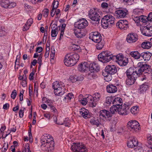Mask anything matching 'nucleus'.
<instances>
[{
    "label": "nucleus",
    "mask_w": 152,
    "mask_h": 152,
    "mask_svg": "<svg viewBox=\"0 0 152 152\" xmlns=\"http://www.w3.org/2000/svg\"><path fill=\"white\" fill-rule=\"evenodd\" d=\"M116 26L120 29L125 30L129 28V23L127 20H121L117 23Z\"/></svg>",
    "instance_id": "9d476101"
},
{
    "label": "nucleus",
    "mask_w": 152,
    "mask_h": 152,
    "mask_svg": "<svg viewBox=\"0 0 152 152\" xmlns=\"http://www.w3.org/2000/svg\"><path fill=\"white\" fill-rule=\"evenodd\" d=\"M113 98L111 97H107L106 98L105 100V103L106 104V105L108 106L111 104V102H113Z\"/></svg>",
    "instance_id": "37998d69"
},
{
    "label": "nucleus",
    "mask_w": 152,
    "mask_h": 152,
    "mask_svg": "<svg viewBox=\"0 0 152 152\" xmlns=\"http://www.w3.org/2000/svg\"><path fill=\"white\" fill-rule=\"evenodd\" d=\"M41 143V147L42 149L45 151L49 152L53 150L54 142H51V144L48 143H45L42 145V143Z\"/></svg>",
    "instance_id": "4468645a"
},
{
    "label": "nucleus",
    "mask_w": 152,
    "mask_h": 152,
    "mask_svg": "<svg viewBox=\"0 0 152 152\" xmlns=\"http://www.w3.org/2000/svg\"><path fill=\"white\" fill-rule=\"evenodd\" d=\"M9 3V1L8 0H2L0 2V4L2 7L5 8V7L2 5V4H3L4 5H8Z\"/></svg>",
    "instance_id": "09e8293b"
},
{
    "label": "nucleus",
    "mask_w": 152,
    "mask_h": 152,
    "mask_svg": "<svg viewBox=\"0 0 152 152\" xmlns=\"http://www.w3.org/2000/svg\"><path fill=\"white\" fill-rule=\"evenodd\" d=\"M130 55L135 59H138L141 57V54L137 51H132L130 53Z\"/></svg>",
    "instance_id": "f704fd0d"
},
{
    "label": "nucleus",
    "mask_w": 152,
    "mask_h": 152,
    "mask_svg": "<svg viewBox=\"0 0 152 152\" xmlns=\"http://www.w3.org/2000/svg\"><path fill=\"white\" fill-rule=\"evenodd\" d=\"M56 120L54 119V121L56 122L57 124L60 125H64L66 126H69L70 125V121L69 120V118H66L64 120V122H57V118H56Z\"/></svg>",
    "instance_id": "c756f323"
},
{
    "label": "nucleus",
    "mask_w": 152,
    "mask_h": 152,
    "mask_svg": "<svg viewBox=\"0 0 152 152\" xmlns=\"http://www.w3.org/2000/svg\"><path fill=\"white\" fill-rule=\"evenodd\" d=\"M152 54L149 52H144L141 54V57L145 61H148L151 58Z\"/></svg>",
    "instance_id": "cd10ccee"
},
{
    "label": "nucleus",
    "mask_w": 152,
    "mask_h": 152,
    "mask_svg": "<svg viewBox=\"0 0 152 152\" xmlns=\"http://www.w3.org/2000/svg\"><path fill=\"white\" fill-rule=\"evenodd\" d=\"M140 126L139 123L135 120H131L129 121L127 125L128 129L133 132H138L140 129Z\"/></svg>",
    "instance_id": "0eeeda50"
},
{
    "label": "nucleus",
    "mask_w": 152,
    "mask_h": 152,
    "mask_svg": "<svg viewBox=\"0 0 152 152\" xmlns=\"http://www.w3.org/2000/svg\"><path fill=\"white\" fill-rule=\"evenodd\" d=\"M93 99H92V104L93 107H95L99 102L101 97V94L98 92L94 93L92 96Z\"/></svg>",
    "instance_id": "a211bd4d"
},
{
    "label": "nucleus",
    "mask_w": 152,
    "mask_h": 152,
    "mask_svg": "<svg viewBox=\"0 0 152 152\" xmlns=\"http://www.w3.org/2000/svg\"><path fill=\"white\" fill-rule=\"evenodd\" d=\"M114 17L112 15L107 14L102 18L101 24L104 28H110L114 24Z\"/></svg>",
    "instance_id": "20e7f679"
},
{
    "label": "nucleus",
    "mask_w": 152,
    "mask_h": 152,
    "mask_svg": "<svg viewBox=\"0 0 152 152\" xmlns=\"http://www.w3.org/2000/svg\"><path fill=\"white\" fill-rule=\"evenodd\" d=\"M128 11L125 9L119 10L115 11V14L118 17L120 18H124L126 15Z\"/></svg>",
    "instance_id": "412c9836"
},
{
    "label": "nucleus",
    "mask_w": 152,
    "mask_h": 152,
    "mask_svg": "<svg viewBox=\"0 0 152 152\" xmlns=\"http://www.w3.org/2000/svg\"><path fill=\"white\" fill-rule=\"evenodd\" d=\"M113 55L111 52L109 51L103 52L98 56L99 60L103 63H106L112 60Z\"/></svg>",
    "instance_id": "423d86ee"
},
{
    "label": "nucleus",
    "mask_w": 152,
    "mask_h": 152,
    "mask_svg": "<svg viewBox=\"0 0 152 152\" xmlns=\"http://www.w3.org/2000/svg\"><path fill=\"white\" fill-rule=\"evenodd\" d=\"M49 10L47 9H45L43 12V15L45 17L48 16V14Z\"/></svg>",
    "instance_id": "603ef678"
},
{
    "label": "nucleus",
    "mask_w": 152,
    "mask_h": 152,
    "mask_svg": "<svg viewBox=\"0 0 152 152\" xmlns=\"http://www.w3.org/2000/svg\"><path fill=\"white\" fill-rule=\"evenodd\" d=\"M151 46V43L148 41H145L143 42L141 45L142 48L144 49H149Z\"/></svg>",
    "instance_id": "c9c22d12"
},
{
    "label": "nucleus",
    "mask_w": 152,
    "mask_h": 152,
    "mask_svg": "<svg viewBox=\"0 0 152 152\" xmlns=\"http://www.w3.org/2000/svg\"><path fill=\"white\" fill-rule=\"evenodd\" d=\"M79 58V56L76 53H70L65 56L64 62L67 66H72L75 65Z\"/></svg>",
    "instance_id": "7ed1b4c3"
},
{
    "label": "nucleus",
    "mask_w": 152,
    "mask_h": 152,
    "mask_svg": "<svg viewBox=\"0 0 152 152\" xmlns=\"http://www.w3.org/2000/svg\"><path fill=\"white\" fill-rule=\"evenodd\" d=\"M2 5L5 8H8L11 9L12 8L14 7L16 5V3L15 2H11L8 4V5H4L3 4H2Z\"/></svg>",
    "instance_id": "ea45409f"
},
{
    "label": "nucleus",
    "mask_w": 152,
    "mask_h": 152,
    "mask_svg": "<svg viewBox=\"0 0 152 152\" xmlns=\"http://www.w3.org/2000/svg\"><path fill=\"white\" fill-rule=\"evenodd\" d=\"M90 123L92 125L99 127L101 124V119L99 118H93L91 119Z\"/></svg>",
    "instance_id": "5701e85b"
},
{
    "label": "nucleus",
    "mask_w": 152,
    "mask_h": 152,
    "mask_svg": "<svg viewBox=\"0 0 152 152\" xmlns=\"http://www.w3.org/2000/svg\"><path fill=\"white\" fill-rule=\"evenodd\" d=\"M139 111V109L137 106L132 107L131 110V113L134 115L137 114Z\"/></svg>",
    "instance_id": "79ce46f5"
},
{
    "label": "nucleus",
    "mask_w": 152,
    "mask_h": 152,
    "mask_svg": "<svg viewBox=\"0 0 152 152\" xmlns=\"http://www.w3.org/2000/svg\"><path fill=\"white\" fill-rule=\"evenodd\" d=\"M119 107L116 106H113L111 107L110 108V113H111V115L112 114L115 113V112H118Z\"/></svg>",
    "instance_id": "58836bf2"
},
{
    "label": "nucleus",
    "mask_w": 152,
    "mask_h": 152,
    "mask_svg": "<svg viewBox=\"0 0 152 152\" xmlns=\"http://www.w3.org/2000/svg\"><path fill=\"white\" fill-rule=\"evenodd\" d=\"M124 58L123 56L121 54H119L116 56H113L112 60L115 61L118 63L120 61H121Z\"/></svg>",
    "instance_id": "72a5a7b5"
},
{
    "label": "nucleus",
    "mask_w": 152,
    "mask_h": 152,
    "mask_svg": "<svg viewBox=\"0 0 152 152\" xmlns=\"http://www.w3.org/2000/svg\"><path fill=\"white\" fill-rule=\"evenodd\" d=\"M148 27V25L144 27L141 30V33L143 35L145 36H150L151 34L150 33V31Z\"/></svg>",
    "instance_id": "473e14b6"
},
{
    "label": "nucleus",
    "mask_w": 152,
    "mask_h": 152,
    "mask_svg": "<svg viewBox=\"0 0 152 152\" xmlns=\"http://www.w3.org/2000/svg\"><path fill=\"white\" fill-rule=\"evenodd\" d=\"M69 81L72 83L75 82L78 80L76 76H71L69 77Z\"/></svg>",
    "instance_id": "de8ad7c7"
},
{
    "label": "nucleus",
    "mask_w": 152,
    "mask_h": 152,
    "mask_svg": "<svg viewBox=\"0 0 152 152\" xmlns=\"http://www.w3.org/2000/svg\"><path fill=\"white\" fill-rule=\"evenodd\" d=\"M66 96V97L67 98V100L68 101V102L70 101L72 98H74V96L73 94L71 93H69Z\"/></svg>",
    "instance_id": "8fccbe9b"
},
{
    "label": "nucleus",
    "mask_w": 152,
    "mask_h": 152,
    "mask_svg": "<svg viewBox=\"0 0 152 152\" xmlns=\"http://www.w3.org/2000/svg\"><path fill=\"white\" fill-rule=\"evenodd\" d=\"M107 91L111 93H114L116 92L117 91V87L113 84H109L107 86Z\"/></svg>",
    "instance_id": "a878e982"
},
{
    "label": "nucleus",
    "mask_w": 152,
    "mask_h": 152,
    "mask_svg": "<svg viewBox=\"0 0 152 152\" xmlns=\"http://www.w3.org/2000/svg\"><path fill=\"white\" fill-rule=\"evenodd\" d=\"M26 75L25 74L24 75H23V76H21L20 77V80H22L23 83H25V80H26Z\"/></svg>",
    "instance_id": "680f3d73"
},
{
    "label": "nucleus",
    "mask_w": 152,
    "mask_h": 152,
    "mask_svg": "<svg viewBox=\"0 0 152 152\" xmlns=\"http://www.w3.org/2000/svg\"><path fill=\"white\" fill-rule=\"evenodd\" d=\"M73 48L75 50H78L80 51V48L79 46L75 45H73Z\"/></svg>",
    "instance_id": "bf43d9fd"
},
{
    "label": "nucleus",
    "mask_w": 152,
    "mask_h": 152,
    "mask_svg": "<svg viewBox=\"0 0 152 152\" xmlns=\"http://www.w3.org/2000/svg\"><path fill=\"white\" fill-rule=\"evenodd\" d=\"M99 116L101 118L102 117L104 118H108L112 117L111 113L105 110H100L99 112Z\"/></svg>",
    "instance_id": "6ab92c4d"
},
{
    "label": "nucleus",
    "mask_w": 152,
    "mask_h": 152,
    "mask_svg": "<svg viewBox=\"0 0 152 152\" xmlns=\"http://www.w3.org/2000/svg\"><path fill=\"white\" fill-rule=\"evenodd\" d=\"M128 63V59L126 58H124L121 61L118 62V64L121 66H126Z\"/></svg>",
    "instance_id": "e433bc0d"
},
{
    "label": "nucleus",
    "mask_w": 152,
    "mask_h": 152,
    "mask_svg": "<svg viewBox=\"0 0 152 152\" xmlns=\"http://www.w3.org/2000/svg\"><path fill=\"white\" fill-rule=\"evenodd\" d=\"M48 106L49 107H50V109L52 110H53V111L54 112H56V109L55 108V107L53 106L51 104H48Z\"/></svg>",
    "instance_id": "69168bd1"
},
{
    "label": "nucleus",
    "mask_w": 152,
    "mask_h": 152,
    "mask_svg": "<svg viewBox=\"0 0 152 152\" xmlns=\"http://www.w3.org/2000/svg\"><path fill=\"white\" fill-rule=\"evenodd\" d=\"M58 30L52 29L51 31V36L52 37H56L57 34Z\"/></svg>",
    "instance_id": "49530a36"
},
{
    "label": "nucleus",
    "mask_w": 152,
    "mask_h": 152,
    "mask_svg": "<svg viewBox=\"0 0 152 152\" xmlns=\"http://www.w3.org/2000/svg\"><path fill=\"white\" fill-rule=\"evenodd\" d=\"M101 7L102 8L105 9H109L108 4L106 2H103L101 4Z\"/></svg>",
    "instance_id": "3c124183"
},
{
    "label": "nucleus",
    "mask_w": 152,
    "mask_h": 152,
    "mask_svg": "<svg viewBox=\"0 0 152 152\" xmlns=\"http://www.w3.org/2000/svg\"><path fill=\"white\" fill-rule=\"evenodd\" d=\"M100 67L98 64L95 63L89 64V71L91 72H97L99 70Z\"/></svg>",
    "instance_id": "4be33fe9"
},
{
    "label": "nucleus",
    "mask_w": 152,
    "mask_h": 152,
    "mask_svg": "<svg viewBox=\"0 0 152 152\" xmlns=\"http://www.w3.org/2000/svg\"><path fill=\"white\" fill-rule=\"evenodd\" d=\"M42 101L43 102L46 103L48 104L50 103V104L51 102V101L50 100L46 97H43L42 99Z\"/></svg>",
    "instance_id": "5fc2aeb1"
},
{
    "label": "nucleus",
    "mask_w": 152,
    "mask_h": 152,
    "mask_svg": "<svg viewBox=\"0 0 152 152\" xmlns=\"http://www.w3.org/2000/svg\"><path fill=\"white\" fill-rule=\"evenodd\" d=\"M17 95L16 91L15 90H14L12 91L11 96V98L13 99H14L16 97Z\"/></svg>",
    "instance_id": "864d4df0"
},
{
    "label": "nucleus",
    "mask_w": 152,
    "mask_h": 152,
    "mask_svg": "<svg viewBox=\"0 0 152 152\" xmlns=\"http://www.w3.org/2000/svg\"><path fill=\"white\" fill-rule=\"evenodd\" d=\"M138 19L140 21L143 23H146L148 21L147 17L146 16H140L138 18Z\"/></svg>",
    "instance_id": "c03bdc74"
},
{
    "label": "nucleus",
    "mask_w": 152,
    "mask_h": 152,
    "mask_svg": "<svg viewBox=\"0 0 152 152\" xmlns=\"http://www.w3.org/2000/svg\"><path fill=\"white\" fill-rule=\"evenodd\" d=\"M88 22L85 18L80 19L75 23V26L79 29H83L86 28L88 25Z\"/></svg>",
    "instance_id": "9b49d317"
},
{
    "label": "nucleus",
    "mask_w": 152,
    "mask_h": 152,
    "mask_svg": "<svg viewBox=\"0 0 152 152\" xmlns=\"http://www.w3.org/2000/svg\"><path fill=\"white\" fill-rule=\"evenodd\" d=\"M41 143V147L42 149L45 151L49 152L53 150L54 142H51V144L48 143H45L42 145V143Z\"/></svg>",
    "instance_id": "ddd939ff"
},
{
    "label": "nucleus",
    "mask_w": 152,
    "mask_h": 152,
    "mask_svg": "<svg viewBox=\"0 0 152 152\" xmlns=\"http://www.w3.org/2000/svg\"><path fill=\"white\" fill-rule=\"evenodd\" d=\"M42 50V48L41 47H37L36 48V52L39 53Z\"/></svg>",
    "instance_id": "338daca9"
},
{
    "label": "nucleus",
    "mask_w": 152,
    "mask_h": 152,
    "mask_svg": "<svg viewBox=\"0 0 152 152\" xmlns=\"http://www.w3.org/2000/svg\"><path fill=\"white\" fill-rule=\"evenodd\" d=\"M78 69L82 72L89 70V64L86 62L81 63L79 66Z\"/></svg>",
    "instance_id": "aec40b11"
},
{
    "label": "nucleus",
    "mask_w": 152,
    "mask_h": 152,
    "mask_svg": "<svg viewBox=\"0 0 152 152\" xmlns=\"http://www.w3.org/2000/svg\"><path fill=\"white\" fill-rule=\"evenodd\" d=\"M91 39L95 42H99L102 40V36L101 34L98 32L91 33L89 37Z\"/></svg>",
    "instance_id": "f8f14e48"
},
{
    "label": "nucleus",
    "mask_w": 152,
    "mask_h": 152,
    "mask_svg": "<svg viewBox=\"0 0 152 152\" xmlns=\"http://www.w3.org/2000/svg\"><path fill=\"white\" fill-rule=\"evenodd\" d=\"M59 3L58 1H54L53 3V7L51 10L50 13L51 16L53 17L55 14V10L58 7Z\"/></svg>",
    "instance_id": "2f4dec72"
},
{
    "label": "nucleus",
    "mask_w": 152,
    "mask_h": 152,
    "mask_svg": "<svg viewBox=\"0 0 152 152\" xmlns=\"http://www.w3.org/2000/svg\"><path fill=\"white\" fill-rule=\"evenodd\" d=\"M34 75V73L33 72H31L30 73L29 76V78L30 80H31L34 79L33 76Z\"/></svg>",
    "instance_id": "e2e57ef3"
},
{
    "label": "nucleus",
    "mask_w": 152,
    "mask_h": 152,
    "mask_svg": "<svg viewBox=\"0 0 152 152\" xmlns=\"http://www.w3.org/2000/svg\"><path fill=\"white\" fill-rule=\"evenodd\" d=\"M97 44H96V48L98 50L101 49L103 47L104 43L103 42H97Z\"/></svg>",
    "instance_id": "a18cd8bd"
},
{
    "label": "nucleus",
    "mask_w": 152,
    "mask_h": 152,
    "mask_svg": "<svg viewBox=\"0 0 152 152\" xmlns=\"http://www.w3.org/2000/svg\"><path fill=\"white\" fill-rule=\"evenodd\" d=\"M71 149L73 152H88L85 146L80 143H73Z\"/></svg>",
    "instance_id": "6e6552de"
},
{
    "label": "nucleus",
    "mask_w": 152,
    "mask_h": 152,
    "mask_svg": "<svg viewBox=\"0 0 152 152\" xmlns=\"http://www.w3.org/2000/svg\"><path fill=\"white\" fill-rule=\"evenodd\" d=\"M93 99L92 96L90 95H88L87 97L83 98V99L80 100L81 103L83 105H86L88 102L89 103L90 106L93 107L92 104V99Z\"/></svg>",
    "instance_id": "f3484780"
},
{
    "label": "nucleus",
    "mask_w": 152,
    "mask_h": 152,
    "mask_svg": "<svg viewBox=\"0 0 152 152\" xmlns=\"http://www.w3.org/2000/svg\"><path fill=\"white\" fill-rule=\"evenodd\" d=\"M105 71L108 74L110 75H114L117 71V69L115 66L111 65L107 66L105 69Z\"/></svg>",
    "instance_id": "2eb2a0df"
},
{
    "label": "nucleus",
    "mask_w": 152,
    "mask_h": 152,
    "mask_svg": "<svg viewBox=\"0 0 152 152\" xmlns=\"http://www.w3.org/2000/svg\"><path fill=\"white\" fill-rule=\"evenodd\" d=\"M112 104L114 106H116L119 107H122V99L120 97L113 98Z\"/></svg>",
    "instance_id": "393cba45"
},
{
    "label": "nucleus",
    "mask_w": 152,
    "mask_h": 152,
    "mask_svg": "<svg viewBox=\"0 0 152 152\" xmlns=\"http://www.w3.org/2000/svg\"><path fill=\"white\" fill-rule=\"evenodd\" d=\"M127 78L126 80V84L128 85H132L134 84L136 80L137 77L134 76H127Z\"/></svg>",
    "instance_id": "bb28decb"
},
{
    "label": "nucleus",
    "mask_w": 152,
    "mask_h": 152,
    "mask_svg": "<svg viewBox=\"0 0 152 152\" xmlns=\"http://www.w3.org/2000/svg\"><path fill=\"white\" fill-rule=\"evenodd\" d=\"M52 29L58 30V27H57V25L56 24H53L51 28Z\"/></svg>",
    "instance_id": "774afa93"
},
{
    "label": "nucleus",
    "mask_w": 152,
    "mask_h": 152,
    "mask_svg": "<svg viewBox=\"0 0 152 152\" xmlns=\"http://www.w3.org/2000/svg\"><path fill=\"white\" fill-rule=\"evenodd\" d=\"M148 88V85L146 83H144L140 86L139 91L140 93H144L146 91Z\"/></svg>",
    "instance_id": "7c9ffc66"
},
{
    "label": "nucleus",
    "mask_w": 152,
    "mask_h": 152,
    "mask_svg": "<svg viewBox=\"0 0 152 152\" xmlns=\"http://www.w3.org/2000/svg\"><path fill=\"white\" fill-rule=\"evenodd\" d=\"M80 114L84 118L87 119L89 116L88 111L85 109H82L80 111Z\"/></svg>",
    "instance_id": "c85d7f7f"
},
{
    "label": "nucleus",
    "mask_w": 152,
    "mask_h": 152,
    "mask_svg": "<svg viewBox=\"0 0 152 152\" xmlns=\"http://www.w3.org/2000/svg\"><path fill=\"white\" fill-rule=\"evenodd\" d=\"M51 142H54L53 137L48 139H43L41 140V142L42 143V145L46 142L51 144Z\"/></svg>",
    "instance_id": "a19ab883"
},
{
    "label": "nucleus",
    "mask_w": 152,
    "mask_h": 152,
    "mask_svg": "<svg viewBox=\"0 0 152 152\" xmlns=\"http://www.w3.org/2000/svg\"><path fill=\"white\" fill-rule=\"evenodd\" d=\"M138 39L137 35L134 33H130L126 37L127 42L129 43H132L136 42Z\"/></svg>",
    "instance_id": "dca6fc26"
},
{
    "label": "nucleus",
    "mask_w": 152,
    "mask_h": 152,
    "mask_svg": "<svg viewBox=\"0 0 152 152\" xmlns=\"http://www.w3.org/2000/svg\"><path fill=\"white\" fill-rule=\"evenodd\" d=\"M63 83L56 81L53 83L52 87L54 89V93L56 95L60 96L64 94V89Z\"/></svg>",
    "instance_id": "39448f33"
},
{
    "label": "nucleus",
    "mask_w": 152,
    "mask_h": 152,
    "mask_svg": "<svg viewBox=\"0 0 152 152\" xmlns=\"http://www.w3.org/2000/svg\"><path fill=\"white\" fill-rule=\"evenodd\" d=\"M24 109V108H23V109H20L19 111V116L21 118L23 117V116Z\"/></svg>",
    "instance_id": "13d9d810"
},
{
    "label": "nucleus",
    "mask_w": 152,
    "mask_h": 152,
    "mask_svg": "<svg viewBox=\"0 0 152 152\" xmlns=\"http://www.w3.org/2000/svg\"><path fill=\"white\" fill-rule=\"evenodd\" d=\"M29 27L30 26H28L26 23V24H25V25H24V26L23 27V31H27V30H28Z\"/></svg>",
    "instance_id": "0e129e2a"
},
{
    "label": "nucleus",
    "mask_w": 152,
    "mask_h": 152,
    "mask_svg": "<svg viewBox=\"0 0 152 152\" xmlns=\"http://www.w3.org/2000/svg\"><path fill=\"white\" fill-rule=\"evenodd\" d=\"M129 108L128 105L124 107L123 108L122 107L119 108L118 113L119 114L121 115H127L129 111Z\"/></svg>",
    "instance_id": "b1692460"
},
{
    "label": "nucleus",
    "mask_w": 152,
    "mask_h": 152,
    "mask_svg": "<svg viewBox=\"0 0 152 152\" xmlns=\"http://www.w3.org/2000/svg\"><path fill=\"white\" fill-rule=\"evenodd\" d=\"M33 22V19L32 18H30L28 20L26 24L28 26H30L32 24Z\"/></svg>",
    "instance_id": "4d7b16f0"
},
{
    "label": "nucleus",
    "mask_w": 152,
    "mask_h": 152,
    "mask_svg": "<svg viewBox=\"0 0 152 152\" xmlns=\"http://www.w3.org/2000/svg\"><path fill=\"white\" fill-rule=\"evenodd\" d=\"M137 66L136 68L130 67L127 70L126 72L127 76H139L140 75L142 74L143 73L144 75L145 73H151L152 70L151 68V66L148 65L144 64L143 62H140L138 63Z\"/></svg>",
    "instance_id": "f257e3e1"
},
{
    "label": "nucleus",
    "mask_w": 152,
    "mask_h": 152,
    "mask_svg": "<svg viewBox=\"0 0 152 152\" xmlns=\"http://www.w3.org/2000/svg\"><path fill=\"white\" fill-rule=\"evenodd\" d=\"M127 145L129 148L139 149L141 147V144L138 143V140L136 139L133 138L128 142Z\"/></svg>",
    "instance_id": "1a4fd4ad"
},
{
    "label": "nucleus",
    "mask_w": 152,
    "mask_h": 152,
    "mask_svg": "<svg viewBox=\"0 0 152 152\" xmlns=\"http://www.w3.org/2000/svg\"><path fill=\"white\" fill-rule=\"evenodd\" d=\"M148 21H152V12L150 13L147 17Z\"/></svg>",
    "instance_id": "052dcab7"
},
{
    "label": "nucleus",
    "mask_w": 152,
    "mask_h": 152,
    "mask_svg": "<svg viewBox=\"0 0 152 152\" xmlns=\"http://www.w3.org/2000/svg\"><path fill=\"white\" fill-rule=\"evenodd\" d=\"M31 152L30 150L29 144L28 143L25 145V152Z\"/></svg>",
    "instance_id": "6e6d98bb"
},
{
    "label": "nucleus",
    "mask_w": 152,
    "mask_h": 152,
    "mask_svg": "<svg viewBox=\"0 0 152 152\" xmlns=\"http://www.w3.org/2000/svg\"><path fill=\"white\" fill-rule=\"evenodd\" d=\"M74 33L75 36L79 38H81L85 36V34L80 31H78L75 30Z\"/></svg>",
    "instance_id": "4c0bfd02"
},
{
    "label": "nucleus",
    "mask_w": 152,
    "mask_h": 152,
    "mask_svg": "<svg viewBox=\"0 0 152 152\" xmlns=\"http://www.w3.org/2000/svg\"><path fill=\"white\" fill-rule=\"evenodd\" d=\"M101 12L97 8L91 9L88 12V16L89 18L93 22V23L99 24L102 16Z\"/></svg>",
    "instance_id": "f03ea898"
}]
</instances>
